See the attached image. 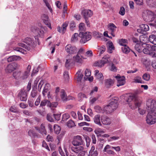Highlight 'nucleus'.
Returning <instances> with one entry per match:
<instances>
[{
  "label": "nucleus",
  "mask_w": 156,
  "mask_h": 156,
  "mask_svg": "<svg viewBox=\"0 0 156 156\" xmlns=\"http://www.w3.org/2000/svg\"><path fill=\"white\" fill-rule=\"evenodd\" d=\"M149 110L146 118L147 123L149 125H152L156 122V102L154 100H149L146 103Z\"/></svg>",
  "instance_id": "f257e3e1"
},
{
  "label": "nucleus",
  "mask_w": 156,
  "mask_h": 156,
  "mask_svg": "<svg viewBox=\"0 0 156 156\" xmlns=\"http://www.w3.org/2000/svg\"><path fill=\"white\" fill-rule=\"evenodd\" d=\"M122 97L127 98L126 101L129 106L132 109L139 107L142 103L141 100L139 98H136L133 94H126Z\"/></svg>",
  "instance_id": "f03ea898"
},
{
  "label": "nucleus",
  "mask_w": 156,
  "mask_h": 156,
  "mask_svg": "<svg viewBox=\"0 0 156 156\" xmlns=\"http://www.w3.org/2000/svg\"><path fill=\"white\" fill-rule=\"evenodd\" d=\"M118 99L117 97H115L112 98L109 104L104 108V111L107 113H109L116 110L118 107Z\"/></svg>",
  "instance_id": "7ed1b4c3"
},
{
  "label": "nucleus",
  "mask_w": 156,
  "mask_h": 156,
  "mask_svg": "<svg viewBox=\"0 0 156 156\" xmlns=\"http://www.w3.org/2000/svg\"><path fill=\"white\" fill-rule=\"evenodd\" d=\"M79 37H81L80 42L81 44H84L90 40L91 38V34L89 32L84 33L80 32L79 34Z\"/></svg>",
  "instance_id": "20e7f679"
},
{
  "label": "nucleus",
  "mask_w": 156,
  "mask_h": 156,
  "mask_svg": "<svg viewBox=\"0 0 156 156\" xmlns=\"http://www.w3.org/2000/svg\"><path fill=\"white\" fill-rule=\"evenodd\" d=\"M108 57L107 55L104 56L100 60L96 61L94 64L95 66H98L101 67L104 65V64L108 62Z\"/></svg>",
  "instance_id": "39448f33"
},
{
  "label": "nucleus",
  "mask_w": 156,
  "mask_h": 156,
  "mask_svg": "<svg viewBox=\"0 0 156 156\" xmlns=\"http://www.w3.org/2000/svg\"><path fill=\"white\" fill-rule=\"evenodd\" d=\"M72 151L76 153H78V156H84L85 154V151H84V148L82 146L78 147H71Z\"/></svg>",
  "instance_id": "423d86ee"
},
{
  "label": "nucleus",
  "mask_w": 156,
  "mask_h": 156,
  "mask_svg": "<svg viewBox=\"0 0 156 156\" xmlns=\"http://www.w3.org/2000/svg\"><path fill=\"white\" fill-rule=\"evenodd\" d=\"M83 143V141L80 136L77 135L74 137L72 141V144L74 146L81 145Z\"/></svg>",
  "instance_id": "0eeeda50"
},
{
  "label": "nucleus",
  "mask_w": 156,
  "mask_h": 156,
  "mask_svg": "<svg viewBox=\"0 0 156 156\" xmlns=\"http://www.w3.org/2000/svg\"><path fill=\"white\" fill-rule=\"evenodd\" d=\"M101 120L102 123L104 125H109L112 123L110 118L106 115L101 116Z\"/></svg>",
  "instance_id": "6e6552de"
},
{
  "label": "nucleus",
  "mask_w": 156,
  "mask_h": 156,
  "mask_svg": "<svg viewBox=\"0 0 156 156\" xmlns=\"http://www.w3.org/2000/svg\"><path fill=\"white\" fill-rule=\"evenodd\" d=\"M143 52L145 54L150 55L152 53V46L146 44H144Z\"/></svg>",
  "instance_id": "1a4fd4ad"
},
{
  "label": "nucleus",
  "mask_w": 156,
  "mask_h": 156,
  "mask_svg": "<svg viewBox=\"0 0 156 156\" xmlns=\"http://www.w3.org/2000/svg\"><path fill=\"white\" fill-rule=\"evenodd\" d=\"M22 41L26 43L30 47H34L36 43L33 39L30 37H27L24 39H22Z\"/></svg>",
  "instance_id": "9d476101"
},
{
  "label": "nucleus",
  "mask_w": 156,
  "mask_h": 156,
  "mask_svg": "<svg viewBox=\"0 0 156 156\" xmlns=\"http://www.w3.org/2000/svg\"><path fill=\"white\" fill-rule=\"evenodd\" d=\"M115 78L117 80V86L123 85L125 83V77L124 76H121L119 75H118L115 76Z\"/></svg>",
  "instance_id": "9b49d317"
},
{
  "label": "nucleus",
  "mask_w": 156,
  "mask_h": 156,
  "mask_svg": "<svg viewBox=\"0 0 156 156\" xmlns=\"http://www.w3.org/2000/svg\"><path fill=\"white\" fill-rule=\"evenodd\" d=\"M87 58L86 57L82 55L80 56L78 54H77L73 57V60L75 62L81 63L83 62V59H86Z\"/></svg>",
  "instance_id": "f8f14e48"
},
{
  "label": "nucleus",
  "mask_w": 156,
  "mask_h": 156,
  "mask_svg": "<svg viewBox=\"0 0 156 156\" xmlns=\"http://www.w3.org/2000/svg\"><path fill=\"white\" fill-rule=\"evenodd\" d=\"M17 64L16 63H12L9 64L6 67L5 70L7 72L11 73L17 67Z\"/></svg>",
  "instance_id": "ddd939ff"
},
{
  "label": "nucleus",
  "mask_w": 156,
  "mask_h": 156,
  "mask_svg": "<svg viewBox=\"0 0 156 156\" xmlns=\"http://www.w3.org/2000/svg\"><path fill=\"white\" fill-rule=\"evenodd\" d=\"M81 14L84 19H88V17H91L93 14V12L90 10L84 9L81 12Z\"/></svg>",
  "instance_id": "4468645a"
},
{
  "label": "nucleus",
  "mask_w": 156,
  "mask_h": 156,
  "mask_svg": "<svg viewBox=\"0 0 156 156\" xmlns=\"http://www.w3.org/2000/svg\"><path fill=\"white\" fill-rule=\"evenodd\" d=\"M41 17L45 24L49 28L51 29L52 28L51 26L50 23L48 20V15L44 14L41 16Z\"/></svg>",
  "instance_id": "2eb2a0df"
},
{
  "label": "nucleus",
  "mask_w": 156,
  "mask_h": 156,
  "mask_svg": "<svg viewBox=\"0 0 156 156\" xmlns=\"http://www.w3.org/2000/svg\"><path fill=\"white\" fill-rule=\"evenodd\" d=\"M68 22H66L62 24V28L60 27H57L58 31L62 34H64L66 31V28L68 26Z\"/></svg>",
  "instance_id": "dca6fc26"
},
{
  "label": "nucleus",
  "mask_w": 156,
  "mask_h": 156,
  "mask_svg": "<svg viewBox=\"0 0 156 156\" xmlns=\"http://www.w3.org/2000/svg\"><path fill=\"white\" fill-rule=\"evenodd\" d=\"M35 128L42 135H46L47 133L45 129V127L43 124H42L41 125L40 128L36 127Z\"/></svg>",
  "instance_id": "f3484780"
},
{
  "label": "nucleus",
  "mask_w": 156,
  "mask_h": 156,
  "mask_svg": "<svg viewBox=\"0 0 156 156\" xmlns=\"http://www.w3.org/2000/svg\"><path fill=\"white\" fill-rule=\"evenodd\" d=\"M18 97L21 101H26L27 98V92L25 91H20L18 94Z\"/></svg>",
  "instance_id": "a211bd4d"
},
{
  "label": "nucleus",
  "mask_w": 156,
  "mask_h": 156,
  "mask_svg": "<svg viewBox=\"0 0 156 156\" xmlns=\"http://www.w3.org/2000/svg\"><path fill=\"white\" fill-rule=\"evenodd\" d=\"M108 28L111 31V34L113 37L115 36V34L114 32L115 31L116 27L114 25V24L112 23H110L108 24Z\"/></svg>",
  "instance_id": "6ab92c4d"
},
{
  "label": "nucleus",
  "mask_w": 156,
  "mask_h": 156,
  "mask_svg": "<svg viewBox=\"0 0 156 156\" xmlns=\"http://www.w3.org/2000/svg\"><path fill=\"white\" fill-rule=\"evenodd\" d=\"M98 153L96 150H95V147L92 146L88 156H97Z\"/></svg>",
  "instance_id": "aec40b11"
},
{
  "label": "nucleus",
  "mask_w": 156,
  "mask_h": 156,
  "mask_svg": "<svg viewBox=\"0 0 156 156\" xmlns=\"http://www.w3.org/2000/svg\"><path fill=\"white\" fill-rule=\"evenodd\" d=\"M101 116L99 114L96 115L93 118L94 122L100 126H102L101 122V120L100 119Z\"/></svg>",
  "instance_id": "412c9836"
},
{
  "label": "nucleus",
  "mask_w": 156,
  "mask_h": 156,
  "mask_svg": "<svg viewBox=\"0 0 156 156\" xmlns=\"http://www.w3.org/2000/svg\"><path fill=\"white\" fill-rule=\"evenodd\" d=\"M144 44H142L141 42H140L136 44L135 46V49L139 52H141L144 48Z\"/></svg>",
  "instance_id": "4be33fe9"
},
{
  "label": "nucleus",
  "mask_w": 156,
  "mask_h": 156,
  "mask_svg": "<svg viewBox=\"0 0 156 156\" xmlns=\"http://www.w3.org/2000/svg\"><path fill=\"white\" fill-rule=\"evenodd\" d=\"M21 58L18 55H14L10 56L7 58V61L8 62H10L15 60L21 59Z\"/></svg>",
  "instance_id": "5701e85b"
},
{
  "label": "nucleus",
  "mask_w": 156,
  "mask_h": 156,
  "mask_svg": "<svg viewBox=\"0 0 156 156\" xmlns=\"http://www.w3.org/2000/svg\"><path fill=\"white\" fill-rule=\"evenodd\" d=\"M81 70L80 69L76 73L77 81L78 83L81 82L83 76V75L81 73Z\"/></svg>",
  "instance_id": "b1692460"
},
{
  "label": "nucleus",
  "mask_w": 156,
  "mask_h": 156,
  "mask_svg": "<svg viewBox=\"0 0 156 156\" xmlns=\"http://www.w3.org/2000/svg\"><path fill=\"white\" fill-rule=\"evenodd\" d=\"M68 119V114L65 113L63 115L62 122L63 123H66L67 126H68V121L67 119Z\"/></svg>",
  "instance_id": "393cba45"
},
{
  "label": "nucleus",
  "mask_w": 156,
  "mask_h": 156,
  "mask_svg": "<svg viewBox=\"0 0 156 156\" xmlns=\"http://www.w3.org/2000/svg\"><path fill=\"white\" fill-rule=\"evenodd\" d=\"M113 83V80L111 79H107L105 80V86L107 88H109L112 86Z\"/></svg>",
  "instance_id": "a878e982"
},
{
  "label": "nucleus",
  "mask_w": 156,
  "mask_h": 156,
  "mask_svg": "<svg viewBox=\"0 0 156 156\" xmlns=\"http://www.w3.org/2000/svg\"><path fill=\"white\" fill-rule=\"evenodd\" d=\"M140 28H141L140 32L142 34H144V32L147 31L149 30V26L147 24H141L140 25Z\"/></svg>",
  "instance_id": "bb28decb"
},
{
  "label": "nucleus",
  "mask_w": 156,
  "mask_h": 156,
  "mask_svg": "<svg viewBox=\"0 0 156 156\" xmlns=\"http://www.w3.org/2000/svg\"><path fill=\"white\" fill-rule=\"evenodd\" d=\"M36 31H37L38 34V36L43 37L44 36V31L41 29H38L37 27H33Z\"/></svg>",
  "instance_id": "cd10ccee"
},
{
  "label": "nucleus",
  "mask_w": 156,
  "mask_h": 156,
  "mask_svg": "<svg viewBox=\"0 0 156 156\" xmlns=\"http://www.w3.org/2000/svg\"><path fill=\"white\" fill-rule=\"evenodd\" d=\"M149 40L152 44L156 45V36L152 34L149 36Z\"/></svg>",
  "instance_id": "c85d7f7f"
},
{
  "label": "nucleus",
  "mask_w": 156,
  "mask_h": 156,
  "mask_svg": "<svg viewBox=\"0 0 156 156\" xmlns=\"http://www.w3.org/2000/svg\"><path fill=\"white\" fill-rule=\"evenodd\" d=\"M79 34L77 33H74L72 36L71 39V42L72 43H74L77 42L78 40V37Z\"/></svg>",
  "instance_id": "c756f323"
},
{
  "label": "nucleus",
  "mask_w": 156,
  "mask_h": 156,
  "mask_svg": "<svg viewBox=\"0 0 156 156\" xmlns=\"http://www.w3.org/2000/svg\"><path fill=\"white\" fill-rule=\"evenodd\" d=\"M47 104V106L48 107L49 104V101L47 99H44L41 101L40 107L43 108V107L45 106Z\"/></svg>",
  "instance_id": "7c9ffc66"
},
{
  "label": "nucleus",
  "mask_w": 156,
  "mask_h": 156,
  "mask_svg": "<svg viewBox=\"0 0 156 156\" xmlns=\"http://www.w3.org/2000/svg\"><path fill=\"white\" fill-rule=\"evenodd\" d=\"M119 43L120 45L122 46L123 47L127 45L128 41L126 39H121L119 40Z\"/></svg>",
  "instance_id": "2f4dec72"
},
{
  "label": "nucleus",
  "mask_w": 156,
  "mask_h": 156,
  "mask_svg": "<svg viewBox=\"0 0 156 156\" xmlns=\"http://www.w3.org/2000/svg\"><path fill=\"white\" fill-rule=\"evenodd\" d=\"M122 50L123 53L126 54L128 53L130 50L129 47L127 45L122 47Z\"/></svg>",
  "instance_id": "473e14b6"
},
{
  "label": "nucleus",
  "mask_w": 156,
  "mask_h": 156,
  "mask_svg": "<svg viewBox=\"0 0 156 156\" xmlns=\"http://www.w3.org/2000/svg\"><path fill=\"white\" fill-rule=\"evenodd\" d=\"M54 129L55 133L58 134L60 133L61 128L60 126L57 125L55 124L54 126Z\"/></svg>",
  "instance_id": "72a5a7b5"
},
{
  "label": "nucleus",
  "mask_w": 156,
  "mask_h": 156,
  "mask_svg": "<svg viewBox=\"0 0 156 156\" xmlns=\"http://www.w3.org/2000/svg\"><path fill=\"white\" fill-rule=\"evenodd\" d=\"M76 51V48L75 46H71L69 48V54H73Z\"/></svg>",
  "instance_id": "f704fd0d"
},
{
  "label": "nucleus",
  "mask_w": 156,
  "mask_h": 156,
  "mask_svg": "<svg viewBox=\"0 0 156 156\" xmlns=\"http://www.w3.org/2000/svg\"><path fill=\"white\" fill-rule=\"evenodd\" d=\"M133 82L137 83H142V80L140 77L137 76L135 77L133 79Z\"/></svg>",
  "instance_id": "c9c22d12"
},
{
  "label": "nucleus",
  "mask_w": 156,
  "mask_h": 156,
  "mask_svg": "<svg viewBox=\"0 0 156 156\" xmlns=\"http://www.w3.org/2000/svg\"><path fill=\"white\" fill-rule=\"evenodd\" d=\"M21 75V73L20 71H15L13 73V76L16 79H19Z\"/></svg>",
  "instance_id": "e433bc0d"
},
{
  "label": "nucleus",
  "mask_w": 156,
  "mask_h": 156,
  "mask_svg": "<svg viewBox=\"0 0 156 156\" xmlns=\"http://www.w3.org/2000/svg\"><path fill=\"white\" fill-rule=\"evenodd\" d=\"M148 41V38L144 36H141L140 38V42H141L142 44H146Z\"/></svg>",
  "instance_id": "4c0bfd02"
},
{
  "label": "nucleus",
  "mask_w": 156,
  "mask_h": 156,
  "mask_svg": "<svg viewBox=\"0 0 156 156\" xmlns=\"http://www.w3.org/2000/svg\"><path fill=\"white\" fill-rule=\"evenodd\" d=\"M95 76L96 78L100 81H102L104 79V76L103 74L101 73H100L99 74H98V75Z\"/></svg>",
  "instance_id": "58836bf2"
},
{
  "label": "nucleus",
  "mask_w": 156,
  "mask_h": 156,
  "mask_svg": "<svg viewBox=\"0 0 156 156\" xmlns=\"http://www.w3.org/2000/svg\"><path fill=\"white\" fill-rule=\"evenodd\" d=\"M76 28L75 23L73 21L71 22L70 24V29L72 31L74 30Z\"/></svg>",
  "instance_id": "ea45409f"
},
{
  "label": "nucleus",
  "mask_w": 156,
  "mask_h": 156,
  "mask_svg": "<svg viewBox=\"0 0 156 156\" xmlns=\"http://www.w3.org/2000/svg\"><path fill=\"white\" fill-rule=\"evenodd\" d=\"M78 97L79 101H81L83 98H87L85 94L82 93H79L78 95Z\"/></svg>",
  "instance_id": "a19ab883"
},
{
  "label": "nucleus",
  "mask_w": 156,
  "mask_h": 156,
  "mask_svg": "<svg viewBox=\"0 0 156 156\" xmlns=\"http://www.w3.org/2000/svg\"><path fill=\"white\" fill-rule=\"evenodd\" d=\"M142 78L143 80L147 81L150 80V76L149 74L146 73L143 75Z\"/></svg>",
  "instance_id": "79ce46f5"
},
{
  "label": "nucleus",
  "mask_w": 156,
  "mask_h": 156,
  "mask_svg": "<svg viewBox=\"0 0 156 156\" xmlns=\"http://www.w3.org/2000/svg\"><path fill=\"white\" fill-rule=\"evenodd\" d=\"M84 138L86 142V146L87 147H88L90 145V140L89 137L87 136H84Z\"/></svg>",
  "instance_id": "37998d69"
},
{
  "label": "nucleus",
  "mask_w": 156,
  "mask_h": 156,
  "mask_svg": "<svg viewBox=\"0 0 156 156\" xmlns=\"http://www.w3.org/2000/svg\"><path fill=\"white\" fill-rule=\"evenodd\" d=\"M18 45L19 46H21L28 51L30 49V47L27 46L24 44L22 43H18Z\"/></svg>",
  "instance_id": "c03bdc74"
},
{
  "label": "nucleus",
  "mask_w": 156,
  "mask_h": 156,
  "mask_svg": "<svg viewBox=\"0 0 156 156\" xmlns=\"http://www.w3.org/2000/svg\"><path fill=\"white\" fill-rule=\"evenodd\" d=\"M105 47L104 46H102L101 47L98 48V51L100 52V55H101L103 53L105 50Z\"/></svg>",
  "instance_id": "a18cd8bd"
},
{
  "label": "nucleus",
  "mask_w": 156,
  "mask_h": 156,
  "mask_svg": "<svg viewBox=\"0 0 156 156\" xmlns=\"http://www.w3.org/2000/svg\"><path fill=\"white\" fill-rule=\"evenodd\" d=\"M79 28L80 31H84L85 29V24L83 23H81L79 25Z\"/></svg>",
  "instance_id": "49530a36"
},
{
  "label": "nucleus",
  "mask_w": 156,
  "mask_h": 156,
  "mask_svg": "<svg viewBox=\"0 0 156 156\" xmlns=\"http://www.w3.org/2000/svg\"><path fill=\"white\" fill-rule=\"evenodd\" d=\"M90 72L88 69H86L85 71V75L86 76V77H84V79L85 80H87L88 78L90 76Z\"/></svg>",
  "instance_id": "de8ad7c7"
},
{
  "label": "nucleus",
  "mask_w": 156,
  "mask_h": 156,
  "mask_svg": "<svg viewBox=\"0 0 156 156\" xmlns=\"http://www.w3.org/2000/svg\"><path fill=\"white\" fill-rule=\"evenodd\" d=\"M94 110L97 113H101L102 112V109L99 106L97 105L94 107Z\"/></svg>",
  "instance_id": "09e8293b"
},
{
  "label": "nucleus",
  "mask_w": 156,
  "mask_h": 156,
  "mask_svg": "<svg viewBox=\"0 0 156 156\" xmlns=\"http://www.w3.org/2000/svg\"><path fill=\"white\" fill-rule=\"evenodd\" d=\"M95 133L97 135L99 134L100 133H105V131L102 129L100 128H97L95 131Z\"/></svg>",
  "instance_id": "8fccbe9b"
},
{
  "label": "nucleus",
  "mask_w": 156,
  "mask_h": 156,
  "mask_svg": "<svg viewBox=\"0 0 156 156\" xmlns=\"http://www.w3.org/2000/svg\"><path fill=\"white\" fill-rule=\"evenodd\" d=\"M61 97L63 101H66L67 96L66 94L64 91L62 92V94L61 95Z\"/></svg>",
  "instance_id": "3c124183"
},
{
  "label": "nucleus",
  "mask_w": 156,
  "mask_h": 156,
  "mask_svg": "<svg viewBox=\"0 0 156 156\" xmlns=\"http://www.w3.org/2000/svg\"><path fill=\"white\" fill-rule=\"evenodd\" d=\"M63 78L65 81L68 79V72L67 71H65L63 73Z\"/></svg>",
  "instance_id": "603ef678"
},
{
  "label": "nucleus",
  "mask_w": 156,
  "mask_h": 156,
  "mask_svg": "<svg viewBox=\"0 0 156 156\" xmlns=\"http://www.w3.org/2000/svg\"><path fill=\"white\" fill-rule=\"evenodd\" d=\"M58 105V104L57 102H53L51 103L49 101V106L50 108H56Z\"/></svg>",
  "instance_id": "864d4df0"
},
{
  "label": "nucleus",
  "mask_w": 156,
  "mask_h": 156,
  "mask_svg": "<svg viewBox=\"0 0 156 156\" xmlns=\"http://www.w3.org/2000/svg\"><path fill=\"white\" fill-rule=\"evenodd\" d=\"M100 96L97 97H93L90 98V102L91 104L94 103L99 98Z\"/></svg>",
  "instance_id": "5fc2aeb1"
},
{
  "label": "nucleus",
  "mask_w": 156,
  "mask_h": 156,
  "mask_svg": "<svg viewBox=\"0 0 156 156\" xmlns=\"http://www.w3.org/2000/svg\"><path fill=\"white\" fill-rule=\"evenodd\" d=\"M93 53L91 50H89L87 51L85 53V56L87 57H91L93 56Z\"/></svg>",
  "instance_id": "6e6d98bb"
},
{
  "label": "nucleus",
  "mask_w": 156,
  "mask_h": 156,
  "mask_svg": "<svg viewBox=\"0 0 156 156\" xmlns=\"http://www.w3.org/2000/svg\"><path fill=\"white\" fill-rule=\"evenodd\" d=\"M117 70V67L113 64H112L111 65L110 70L114 72H116Z\"/></svg>",
  "instance_id": "4d7b16f0"
},
{
  "label": "nucleus",
  "mask_w": 156,
  "mask_h": 156,
  "mask_svg": "<svg viewBox=\"0 0 156 156\" xmlns=\"http://www.w3.org/2000/svg\"><path fill=\"white\" fill-rule=\"evenodd\" d=\"M13 49L18 52H20L22 53H24V50L21 48L19 47H15Z\"/></svg>",
  "instance_id": "13d9d810"
},
{
  "label": "nucleus",
  "mask_w": 156,
  "mask_h": 156,
  "mask_svg": "<svg viewBox=\"0 0 156 156\" xmlns=\"http://www.w3.org/2000/svg\"><path fill=\"white\" fill-rule=\"evenodd\" d=\"M43 2L45 3L46 6L48 8V9H49L50 10L51 12L52 11V10L51 7V6L49 5V4L48 3V1L47 0H43Z\"/></svg>",
  "instance_id": "bf43d9fd"
},
{
  "label": "nucleus",
  "mask_w": 156,
  "mask_h": 156,
  "mask_svg": "<svg viewBox=\"0 0 156 156\" xmlns=\"http://www.w3.org/2000/svg\"><path fill=\"white\" fill-rule=\"evenodd\" d=\"M119 14L122 16H123L125 13V9L123 7H121L120 8V10L119 12Z\"/></svg>",
  "instance_id": "052dcab7"
},
{
  "label": "nucleus",
  "mask_w": 156,
  "mask_h": 156,
  "mask_svg": "<svg viewBox=\"0 0 156 156\" xmlns=\"http://www.w3.org/2000/svg\"><path fill=\"white\" fill-rule=\"evenodd\" d=\"M76 125L74 122L72 120H69V128H71L75 126Z\"/></svg>",
  "instance_id": "680f3d73"
},
{
  "label": "nucleus",
  "mask_w": 156,
  "mask_h": 156,
  "mask_svg": "<svg viewBox=\"0 0 156 156\" xmlns=\"http://www.w3.org/2000/svg\"><path fill=\"white\" fill-rule=\"evenodd\" d=\"M29 75V73L27 72V71H25L23 74V75L22 76V78L23 79H25L27 78Z\"/></svg>",
  "instance_id": "e2e57ef3"
},
{
  "label": "nucleus",
  "mask_w": 156,
  "mask_h": 156,
  "mask_svg": "<svg viewBox=\"0 0 156 156\" xmlns=\"http://www.w3.org/2000/svg\"><path fill=\"white\" fill-rule=\"evenodd\" d=\"M37 95V92L36 90H33L31 93V96L33 98H35Z\"/></svg>",
  "instance_id": "0e129e2a"
},
{
  "label": "nucleus",
  "mask_w": 156,
  "mask_h": 156,
  "mask_svg": "<svg viewBox=\"0 0 156 156\" xmlns=\"http://www.w3.org/2000/svg\"><path fill=\"white\" fill-rule=\"evenodd\" d=\"M9 110L11 112H18L15 106H11Z\"/></svg>",
  "instance_id": "69168bd1"
},
{
  "label": "nucleus",
  "mask_w": 156,
  "mask_h": 156,
  "mask_svg": "<svg viewBox=\"0 0 156 156\" xmlns=\"http://www.w3.org/2000/svg\"><path fill=\"white\" fill-rule=\"evenodd\" d=\"M47 119L48 121L50 122H52L53 121V119L51 115L49 114L47 115Z\"/></svg>",
  "instance_id": "338daca9"
},
{
  "label": "nucleus",
  "mask_w": 156,
  "mask_h": 156,
  "mask_svg": "<svg viewBox=\"0 0 156 156\" xmlns=\"http://www.w3.org/2000/svg\"><path fill=\"white\" fill-rule=\"evenodd\" d=\"M41 101V97L40 96H38V98H37V99L36 100V101H35V105L36 106H38L39 105V103Z\"/></svg>",
  "instance_id": "774afa93"
}]
</instances>
